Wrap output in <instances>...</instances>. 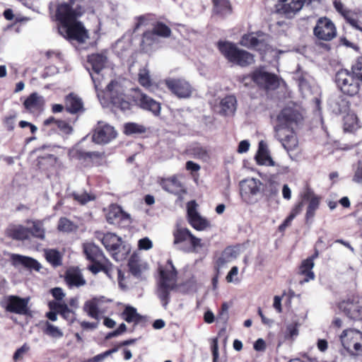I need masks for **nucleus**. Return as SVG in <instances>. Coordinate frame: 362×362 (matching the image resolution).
<instances>
[{
    "label": "nucleus",
    "mask_w": 362,
    "mask_h": 362,
    "mask_svg": "<svg viewBox=\"0 0 362 362\" xmlns=\"http://www.w3.org/2000/svg\"><path fill=\"white\" fill-rule=\"evenodd\" d=\"M83 13L82 7L76 0L62 2L58 4L56 18L59 21V34L69 40L84 42L89 37L88 30L78 21Z\"/></svg>",
    "instance_id": "f257e3e1"
},
{
    "label": "nucleus",
    "mask_w": 362,
    "mask_h": 362,
    "mask_svg": "<svg viewBox=\"0 0 362 362\" xmlns=\"http://www.w3.org/2000/svg\"><path fill=\"white\" fill-rule=\"evenodd\" d=\"M302 119L301 114L293 106L284 107L277 115L276 124L274 126L275 136L288 153L298 146V139L293 129Z\"/></svg>",
    "instance_id": "f03ea898"
},
{
    "label": "nucleus",
    "mask_w": 362,
    "mask_h": 362,
    "mask_svg": "<svg viewBox=\"0 0 362 362\" xmlns=\"http://www.w3.org/2000/svg\"><path fill=\"white\" fill-rule=\"evenodd\" d=\"M160 279L158 283L156 294L162 305L165 308L170 302V293L177 287V272L171 260L165 266L160 267Z\"/></svg>",
    "instance_id": "7ed1b4c3"
},
{
    "label": "nucleus",
    "mask_w": 362,
    "mask_h": 362,
    "mask_svg": "<svg viewBox=\"0 0 362 362\" xmlns=\"http://www.w3.org/2000/svg\"><path fill=\"white\" fill-rule=\"evenodd\" d=\"M218 47L221 53L230 62L241 66L254 62V57L250 52L238 48L229 42H219Z\"/></svg>",
    "instance_id": "20e7f679"
},
{
    "label": "nucleus",
    "mask_w": 362,
    "mask_h": 362,
    "mask_svg": "<svg viewBox=\"0 0 362 362\" xmlns=\"http://www.w3.org/2000/svg\"><path fill=\"white\" fill-rule=\"evenodd\" d=\"M334 82L337 89L344 95L354 97L360 91V81L347 69L338 71L335 74Z\"/></svg>",
    "instance_id": "39448f33"
},
{
    "label": "nucleus",
    "mask_w": 362,
    "mask_h": 362,
    "mask_svg": "<svg viewBox=\"0 0 362 362\" xmlns=\"http://www.w3.org/2000/svg\"><path fill=\"white\" fill-rule=\"evenodd\" d=\"M247 81H252L259 88L266 90L276 89L279 86V78L267 71L264 67L257 68L250 75L243 77L242 82L245 86L248 85Z\"/></svg>",
    "instance_id": "423d86ee"
},
{
    "label": "nucleus",
    "mask_w": 362,
    "mask_h": 362,
    "mask_svg": "<svg viewBox=\"0 0 362 362\" xmlns=\"http://www.w3.org/2000/svg\"><path fill=\"white\" fill-rule=\"evenodd\" d=\"M95 237L100 240L107 251L112 253V257L117 261L125 257L129 252V248L122 246V239L115 233H103L100 231L95 232Z\"/></svg>",
    "instance_id": "0eeeda50"
},
{
    "label": "nucleus",
    "mask_w": 362,
    "mask_h": 362,
    "mask_svg": "<svg viewBox=\"0 0 362 362\" xmlns=\"http://www.w3.org/2000/svg\"><path fill=\"white\" fill-rule=\"evenodd\" d=\"M341 345L351 355L362 356V332L349 329L343 331L339 337Z\"/></svg>",
    "instance_id": "6e6552de"
},
{
    "label": "nucleus",
    "mask_w": 362,
    "mask_h": 362,
    "mask_svg": "<svg viewBox=\"0 0 362 362\" xmlns=\"http://www.w3.org/2000/svg\"><path fill=\"white\" fill-rule=\"evenodd\" d=\"M240 194L243 202L248 204L257 202V196L262 190V183L259 179L248 177L239 183Z\"/></svg>",
    "instance_id": "1a4fd4ad"
},
{
    "label": "nucleus",
    "mask_w": 362,
    "mask_h": 362,
    "mask_svg": "<svg viewBox=\"0 0 362 362\" xmlns=\"http://www.w3.org/2000/svg\"><path fill=\"white\" fill-rule=\"evenodd\" d=\"M88 61L94 71V74L90 73V74L94 83L98 98L103 106H107L108 105L107 102L102 98L101 93L99 92V90L102 88L100 83L101 76L99 73L104 68L107 62V57L103 54H93L88 56Z\"/></svg>",
    "instance_id": "9d476101"
},
{
    "label": "nucleus",
    "mask_w": 362,
    "mask_h": 362,
    "mask_svg": "<svg viewBox=\"0 0 362 362\" xmlns=\"http://www.w3.org/2000/svg\"><path fill=\"white\" fill-rule=\"evenodd\" d=\"M105 94L115 107L122 110L129 109L130 104L124 94V90L119 83L112 81L109 83Z\"/></svg>",
    "instance_id": "9b49d317"
},
{
    "label": "nucleus",
    "mask_w": 362,
    "mask_h": 362,
    "mask_svg": "<svg viewBox=\"0 0 362 362\" xmlns=\"http://www.w3.org/2000/svg\"><path fill=\"white\" fill-rule=\"evenodd\" d=\"M117 135L113 127L100 121L93 130L92 141L98 144H107L115 139Z\"/></svg>",
    "instance_id": "f8f14e48"
},
{
    "label": "nucleus",
    "mask_w": 362,
    "mask_h": 362,
    "mask_svg": "<svg viewBox=\"0 0 362 362\" xmlns=\"http://www.w3.org/2000/svg\"><path fill=\"white\" fill-rule=\"evenodd\" d=\"M28 302V298H22L16 296H8L4 298L1 303L8 312L27 315L29 312Z\"/></svg>",
    "instance_id": "ddd939ff"
},
{
    "label": "nucleus",
    "mask_w": 362,
    "mask_h": 362,
    "mask_svg": "<svg viewBox=\"0 0 362 362\" xmlns=\"http://www.w3.org/2000/svg\"><path fill=\"white\" fill-rule=\"evenodd\" d=\"M314 35L320 40L329 41L337 35L335 25L332 21L326 18H320L313 29Z\"/></svg>",
    "instance_id": "4468645a"
},
{
    "label": "nucleus",
    "mask_w": 362,
    "mask_h": 362,
    "mask_svg": "<svg viewBox=\"0 0 362 362\" xmlns=\"http://www.w3.org/2000/svg\"><path fill=\"white\" fill-rule=\"evenodd\" d=\"M165 83L168 88L180 98H189L193 91L189 83L183 78H169L165 81Z\"/></svg>",
    "instance_id": "2eb2a0df"
},
{
    "label": "nucleus",
    "mask_w": 362,
    "mask_h": 362,
    "mask_svg": "<svg viewBox=\"0 0 362 362\" xmlns=\"http://www.w3.org/2000/svg\"><path fill=\"white\" fill-rule=\"evenodd\" d=\"M339 308L352 320H362V298H355L344 300L339 303Z\"/></svg>",
    "instance_id": "dca6fc26"
},
{
    "label": "nucleus",
    "mask_w": 362,
    "mask_h": 362,
    "mask_svg": "<svg viewBox=\"0 0 362 362\" xmlns=\"http://www.w3.org/2000/svg\"><path fill=\"white\" fill-rule=\"evenodd\" d=\"M106 219L109 223L119 226H126L131 223L130 215L117 204H112L109 206Z\"/></svg>",
    "instance_id": "f3484780"
},
{
    "label": "nucleus",
    "mask_w": 362,
    "mask_h": 362,
    "mask_svg": "<svg viewBox=\"0 0 362 362\" xmlns=\"http://www.w3.org/2000/svg\"><path fill=\"white\" fill-rule=\"evenodd\" d=\"M304 2V0H279L276 4V9L279 13L291 18L303 8Z\"/></svg>",
    "instance_id": "a211bd4d"
},
{
    "label": "nucleus",
    "mask_w": 362,
    "mask_h": 362,
    "mask_svg": "<svg viewBox=\"0 0 362 362\" xmlns=\"http://www.w3.org/2000/svg\"><path fill=\"white\" fill-rule=\"evenodd\" d=\"M197 204L194 201L187 203V216L191 226L198 230H203L209 226V222L202 217L197 211Z\"/></svg>",
    "instance_id": "6ab92c4d"
},
{
    "label": "nucleus",
    "mask_w": 362,
    "mask_h": 362,
    "mask_svg": "<svg viewBox=\"0 0 362 362\" xmlns=\"http://www.w3.org/2000/svg\"><path fill=\"white\" fill-rule=\"evenodd\" d=\"M104 302V297L93 298L85 302L83 310L91 318L99 320L100 316L105 313V310L102 308Z\"/></svg>",
    "instance_id": "aec40b11"
},
{
    "label": "nucleus",
    "mask_w": 362,
    "mask_h": 362,
    "mask_svg": "<svg viewBox=\"0 0 362 362\" xmlns=\"http://www.w3.org/2000/svg\"><path fill=\"white\" fill-rule=\"evenodd\" d=\"M266 38L267 35H264L262 32H257L255 33H252L249 34H245L242 37L240 43L242 46L248 48L261 49V47L265 45Z\"/></svg>",
    "instance_id": "412c9836"
},
{
    "label": "nucleus",
    "mask_w": 362,
    "mask_h": 362,
    "mask_svg": "<svg viewBox=\"0 0 362 362\" xmlns=\"http://www.w3.org/2000/svg\"><path fill=\"white\" fill-rule=\"evenodd\" d=\"M303 198L308 202L305 214V221L308 222L313 218L315 211L319 208L320 198L309 188H307L303 192Z\"/></svg>",
    "instance_id": "4be33fe9"
},
{
    "label": "nucleus",
    "mask_w": 362,
    "mask_h": 362,
    "mask_svg": "<svg viewBox=\"0 0 362 362\" xmlns=\"http://www.w3.org/2000/svg\"><path fill=\"white\" fill-rule=\"evenodd\" d=\"M11 259L14 267L23 266L29 269H34L35 271H39L41 268L40 263L31 257L12 254Z\"/></svg>",
    "instance_id": "5701e85b"
},
{
    "label": "nucleus",
    "mask_w": 362,
    "mask_h": 362,
    "mask_svg": "<svg viewBox=\"0 0 362 362\" xmlns=\"http://www.w3.org/2000/svg\"><path fill=\"white\" fill-rule=\"evenodd\" d=\"M137 100L142 109L151 112L156 116L160 114V104L146 94L141 93Z\"/></svg>",
    "instance_id": "b1692460"
},
{
    "label": "nucleus",
    "mask_w": 362,
    "mask_h": 362,
    "mask_svg": "<svg viewBox=\"0 0 362 362\" xmlns=\"http://www.w3.org/2000/svg\"><path fill=\"white\" fill-rule=\"evenodd\" d=\"M65 281L70 287L82 286L86 283L81 271L78 268L69 269L65 274Z\"/></svg>",
    "instance_id": "393cba45"
},
{
    "label": "nucleus",
    "mask_w": 362,
    "mask_h": 362,
    "mask_svg": "<svg viewBox=\"0 0 362 362\" xmlns=\"http://www.w3.org/2000/svg\"><path fill=\"white\" fill-rule=\"evenodd\" d=\"M329 105L335 114H345L349 111V102L341 95L330 98Z\"/></svg>",
    "instance_id": "a878e982"
},
{
    "label": "nucleus",
    "mask_w": 362,
    "mask_h": 362,
    "mask_svg": "<svg viewBox=\"0 0 362 362\" xmlns=\"http://www.w3.org/2000/svg\"><path fill=\"white\" fill-rule=\"evenodd\" d=\"M65 108L70 113H77L83 110V103L77 95L70 93L65 98Z\"/></svg>",
    "instance_id": "bb28decb"
},
{
    "label": "nucleus",
    "mask_w": 362,
    "mask_h": 362,
    "mask_svg": "<svg viewBox=\"0 0 362 362\" xmlns=\"http://www.w3.org/2000/svg\"><path fill=\"white\" fill-rule=\"evenodd\" d=\"M255 158L257 163L259 165L268 166H274L275 165L269 155L267 145L263 141L259 143V148Z\"/></svg>",
    "instance_id": "cd10ccee"
},
{
    "label": "nucleus",
    "mask_w": 362,
    "mask_h": 362,
    "mask_svg": "<svg viewBox=\"0 0 362 362\" xmlns=\"http://www.w3.org/2000/svg\"><path fill=\"white\" fill-rule=\"evenodd\" d=\"M240 255V249L237 247H226L216 261L218 268L235 259Z\"/></svg>",
    "instance_id": "c85d7f7f"
},
{
    "label": "nucleus",
    "mask_w": 362,
    "mask_h": 362,
    "mask_svg": "<svg viewBox=\"0 0 362 362\" xmlns=\"http://www.w3.org/2000/svg\"><path fill=\"white\" fill-rule=\"evenodd\" d=\"M237 100L233 95L223 98L219 104V112L223 115H233L236 110Z\"/></svg>",
    "instance_id": "c756f323"
},
{
    "label": "nucleus",
    "mask_w": 362,
    "mask_h": 362,
    "mask_svg": "<svg viewBox=\"0 0 362 362\" xmlns=\"http://www.w3.org/2000/svg\"><path fill=\"white\" fill-rule=\"evenodd\" d=\"M44 104L43 97L37 93L30 94L23 103L25 108L30 112L41 109Z\"/></svg>",
    "instance_id": "7c9ffc66"
},
{
    "label": "nucleus",
    "mask_w": 362,
    "mask_h": 362,
    "mask_svg": "<svg viewBox=\"0 0 362 362\" xmlns=\"http://www.w3.org/2000/svg\"><path fill=\"white\" fill-rule=\"evenodd\" d=\"M159 38L151 30L144 33L141 46L144 51L148 52L156 48L159 44Z\"/></svg>",
    "instance_id": "2f4dec72"
},
{
    "label": "nucleus",
    "mask_w": 362,
    "mask_h": 362,
    "mask_svg": "<svg viewBox=\"0 0 362 362\" xmlns=\"http://www.w3.org/2000/svg\"><path fill=\"white\" fill-rule=\"evenodd\" d=\"M83 250L87 258L92 262L107 259L99 247L93 243H85L83 245Z\"/></svg>",
    "instance_id": "473e14b6"
},
{
    "label": "nucleus",
    "mask_w": 362,
    "mask_h": 362,
    "mask_svg": "<svg viewBox=\"0 0 362 362\" xmlns=\"http://www.w3.org/2000/svg\"><path fill=\"white\" fill-rule=\"evenodd\" d=\"M6 233L9 237L18 240H26L30 237L28 228L21 225L11 226Z\"/></svg>",
    "instance_id": "72a5a7b5"
},
{
    "label": "nucleus",
    "mask_w": 362,
    "mask_h": 362,
    "mask_svg": "<svg viewBox=\"0 0 362 362\" xmlns=\"http://www.w3.org/2000/svg\"><path fill=\"white\" fill-rule=\"evenodd\" d=\"M26 223L28 226H30L29 228H28L30 230V235L40 240L45 239V229L42 221L28 220Z\"/></svg>",
    "instance_id": "f704fd0d"
},
{
    "label": "nucleus",
    "mask_w": 362,
    "mask_h": 362,
    "mask_svg": "<svg viewBox=\"0 0 362 362\" xmlns=\"http://www.w3.org/2000/svg\"><path fill=\"white\" fill-rule=\"evenodd\" d=\"M160 185L164 190L173 194H178L182 190V185L176 177L163 179Z\"/></svg>",
    "instance_id": "c9c22d12"
},
{
    "label": "nucleus",
    "mask_w": 362,
    "mask_h": 362,
    "mask_svg": "<svg viewBox=\"0 0 362 362\" xmlns=\"http://www.w3.org/2000/svg\"><path fill=\"white\" fill-rule=\"evenodd\" d=\"M95 264L89 267V269L93 273L97 274L100 271L104 272L110 278H112L113 271L112 264L108 259L93 262Z\"/></svg>",
    "instance_id": "e433bc0d"
},
{
    "label": "nucleus",
    "mask_w": 362,
    "mask_h": 362,
    "mask_svg": "<svg viewBox=\"0 0 362 362\" xmlns=\"http://www.w3.org/2000/svg\"><path fill=\"white\" fill-rule=\"evenodd\" d=\"M138 80L141 86L149 90L150 91H153L156 88L151 78L150 71L146 67H144L139 69L138 74Z\"/></svg>",
    "instance_id": "4c0bfd02"
},
{
    "label": "nucleus",
    "mask_w": 362,
    "mask_h": 362,
    "mask_svg": "<svg viewBox=\"0 0 362 362\" xmlns=\"http://www.w3.org/2000/svg\"><path fill=\"white\" fill-rule=\"evenodd\" d=\"M314 267L313 258L310 257L304 260L300 267V273L305 276V279L301 282H308L315 277V274L312 271Z\"/></svg>",
    "instance_id": "58836bf2"
},
{
    "label": "nucleus",
    "mask_w": 362,
    "mask_h": 362,
    "mask_svg": "<svg viewBox=\"0 0 362 362\" xmlns=\"http://www.w3.org/2000/svg\"><path fill=\"white\" fill-rule=\"evenodd\" d=\"M344 117V129L347 132H353L358 128V122L354 112H347Z\"/></svg>",
    "instance_id": "ea45409f"
},
{
    "label": "nucleus",
    "mask_w": 362,
    "mask_h": 362,
    "mask_svg": "<svg viewBox=\"0 0 362 362\" xmlns=\"http://www.w3.org/2000/svg\"><path fill=\"white\" fill-rule=\"evenodd\" d=\"M191 232L185 228H177L173 232L174 244L177 245L182 243H189L192 236Z\"/></svg>",
    "instance_id": "a19ab883"
},
{
    "label": "nucleus",
    "mask_w": 362,
    "mask_h": 362,
    "mask_svg": "<svg viewBox=\"0 0 362 362\" xmlns=\"http://www.w3.org/2000/svg\"><path fill=\"white\" fill-rule=\"evenodd\" d=\"M214 11L221 16H226L230 13V4L228 0H213Z\"/></svg>",
    "instance_id": "79ce46f5"
},
{
    "label": "nucleus",
    "mask_w": 362,
    "mask_h": 362,
    "mask_svg": "<svg viewBox=\"0 0 362 362\" xmlns=\"http://www.w3.org/2000/svg\"><path fill=\"white\" fill-rule=\"evenodd\" d=\"M69 197H72L75 201L82 205L95 199L93 194L88 193L86 191L73 192L69 194Z\"/></svg>",
    "instance_id": "37998d69"
},
{
    "label": "nucleus",
    "mask_w": 362,
    "mask_h": 362,
    "mask_svg": "<svg viewBox=\"0 0 362 362\" xmlns=\"http://www.w3.org/2000/svg\"><path fill=\"white\" fill-rule=\"evenodd\" d=\"M155 35L159 37H168L170 36L171 30L170 28L162 22H157L153 25L151 30Z\"/></svg>",
    "instance_id": "c03bdc74"
},
{
    "label": "nucleus",
    "mask_w": 362,
    "mask_h": 362,
    "mask_svg": "<svg viewBox=\"0 0 362 362\" xmlns=\"http://www.w3.org/2000/svg\"><path fill=\"white\" fill-rule=\"evenodd\" d=\"M190 154L197 159L207 160L209 158L208 151L200 145H195L189 149Z\"/></svg>",
    "instance_id": "a18cd8bd"
},
{
    "label": "nucleus",
    "mask_w": 362,
    "mask_h": 362,
    "mask_svg": "<svg viewBox=\"0 0 362 362\" xmlns=\"http://www.w3.org/2000/svg\"><path fill=\"white\" fill-rule=\"evenodd\" d=\"M122 315L127 322L138 323L141 320V316L137 313L136 310L130 306L124 309Z\"/></svg>",
    "instance_id": "49530a36"
},
{
    "label": "nucleus",
    "mask_w": 362,
    "mask_h": 362,
    "mask_svg": "<svg viewBox=\"0 0 362 362\" xmlns=\"http://www.w3.org/2000/svg\"><path fill=\"white\" fill-rule=\"evenodd\" d=\"M129 267L131 273L136 276H139L142 271L146 269V266L141 264L136 257H131L129 261Z\"/></svg>",
    "instance_id": "de8ad7c7"
},
{
    "label": "nucleus",
    "mask_w": 362,
    "mask_h": 362,
    "mask_svg": "<svg viewBox=\"0 0 362 362\" xmlns=\"http://www.w3.org/2000/svg\"><path fill=\"white\" fill-rule=\"evenodd\" d=\"M76 226L66 218H61L58 222L57 228L59 231L69 233L76 229Z\"/></svg>",
    "instance_id": "09e8293b"
},
{
    "label": "nucleus",
    "mask_w": 362,
    "mask_h": 362,
    "mask_svg": "<svg viewBox=\"0 0 362 362\" xmlns=\"http://www.w3.org/2000/svg\"><path fill=\"white\" fill-rule=\"evenodd\" d=\"M44 332L47 335L52 337V338H61L63 337V332L57 327L52 325L51 323L47 322L45 324V327L44 329Z\"/></svg>",
    "instance_id": "8fccbe9b"
},
{
    "label": "nucleus",
    "mask_w": 362,
    "mask_h": 362,
    "mask_svg": "<svg viewBox=\"0 0 362 362\" xmlns=\"http://www.w3.org/2000/svg\"><path fill=\"white\" fill-rule=\"evenodd\" d=\"M46 259L54 266H57L61 263L59 253L55 250H49L45 251Z\"/></svg>",
    "instance_id": "3c124183"
},
{
    "label": "nucleus",
    "mask_w": 362,
    "mask_h": 362,
    "mask_svg": "<svg viewBox=\"0 0 362 362\" xmlns=\"http://www.w3.org/2000/svg\"><path fill=\"white\" fill-rule=\"evenodd\" d=\"M189 243L190 244V246L185 250L187 252H197L200 248L203 247L202 240L200 238H196L193 235H192Z\"/></svg>",
    "instance_id": "603ef678"
},
{
    "label": "nucleus",
    "mask_w": 362,
    "mask_h": 362,
    "mask_svg": "<svg viewBox=\"0 0 362 362\" xmlns=\"http://www.w3.org/2000/svg\"><path fill=\"white\" fill-rule=\"evenodd\" d=\"M144 132V128L135 123L126 124L124 126V133L126 134H132L136 133H141Z\"/></svg>",
    "instance_id": "864d4df0"
},
{
    "label": "nucleus",
    "mask_w": 362,
    "mask_h": 362,
    "mask_svg": "<svg viewBox=\"0 0 362 362\" xmlns=\"http://www.w3.org/2000/svg\"><path fill=\"white\" fill-rule=\"evenodd\" d=\"M298 335V329L297 323H291L286 326L285 337L293 339Z\"/></svg>",
    "instance_id": "5fc2aeb1"
},
{
    "label": "nucleus",
    "mask_w": 362,
    "mask_h": 362,
    "mask_svg": "<svg viewBox=\"0 0 362 362\" xmlns=\"http://www.w3.org/2000/svg\"><path fill=\"white\" fill-rule=\"evenodd\" d=\"M59 314L70 323L75 320V313L69 308L67 304L64 305Z\"/></svg>",
    "instance_id": "6e6d98bb"
},
{
    "label": "nucleus",
    "mask_w": 362,
    "mask_h": 362,
    "mask_svg": "<svg viewBox=\"0 0 362 362\" xmlns=\"http://www.w3.org/2000/svg\"><path fill=\"white\" fill-rule=\"evenodd\" d=\"M30 346L24 344L21 348L18 349L13 354V359L19 361L23 358L25 355L30 351Z\"/></svg>",
    "instance_id": "4d7b16f0"
},
{
    "label": "nucleus",
    "mask_w": 362,
    "mask_h": 362,
    "mask_svg": "<svg viewBox=\"0 0 362 362\" xmlns=\"http://www.w3.org/2000/svg\"><path fill=\"white\" fill-rule=\"evenodd\" d=\"M55 127L64 134H69L72 132V127L67 122L62 120H59Z\"/></svg>",
    "instance_id": "13d9d810"
},
{
    "label": "nucleus",
    "mask_w": 362,
    "mask_h": 362,
    "mask_svg": "<svg viewBox=\"0 0 362 362\" xmlns=\"http://www.w3.org/2000/svg\"><path fill=\"white\" fill-rule=\"evenodd\" d=\"M238 274V268L236 266H234L231 268L230 271L226 276V280L229 283L232 282H239V279L237 278Z\"/></svg>",
    "instance_id": "bf43d9fd"
},
{
    "label": "nucleus",
    "mask_w": 362,
    "mask_h": 362,
    "mask_svg": "<svg viewBox=\"0 0 362 362\" xmlns=\"http://www.w3.org/2000/svg\"><path fill=\"white\" fill-rule=\"evenodd\" d=\"M228 309L229 306L227 303H223L221 306V310L218 316V319L226 322L228 319Z\"/></svg>",
    "instance_id": "052dcab7"
},
{
    "label": "nucleus",
    "mask_w": 362,
    "mask_h": 362,
    "mask_svg": "<svg viewBox=\"0 0 362 362\" xmlns=\"http://www.w3.org/2000/svg\"><path fill=\"white\" fill-rule=\"evenodd\" d=\"M333 4H334V6L335 9L339 13H341L343 16L346 18L349 14V11L344 6V4L341 3V1L340 0H334Z\"/></svg>",
    "instance_id": "680f3d73"
},
{
    "label": "nucleus",
    "mask_w": 362,
    "mask_h": 362,
    "mask_svg": "<svg viewBox=\"0 0 362 362\" xmlns=\"http://www.w3.org/2000/svg\"><path fill=\"white\" fill-rule=\"evenodd\" d=\"M353 181L362 185V162H359L355 170Z\"/></svg>",
    "instance_id": "e2e57ef3"
},
{
    "label": "nucleus",
    "mask_w": 362,
    "mask_h": 362,
    "mask_svg": "<svg viewBox=\"0 0 362 362\" xmlns=\"http://www.w3.org/2000/svg\"><path fill=\"white\" fill-rule=\"evenodd\" d=\"M211 351H212V356H213V362H220L218 339L216 338L214 339L212 341Z\"/></svg>",
    "instance_id": "0e129e2a"
},
{
    "label": "nucleus",
    "mask_w": 362,
    "mask_h": 362,
    "mask_svg": "<svg viewBox=\"0 0 362 362\" xmlns=\"http://www.w3.org/2000/svg\"><path fill=\"white\" fill-rule=\"evenodd\" d=\"M153 247V243L148 238H144L139 240V247L140 250H150Z\"/></svg>",
    "instance_id": "69168bd1"
},
{
    "label": "nucleus",
    "mask_w": 362,
    "mask_h": 362,
    "mask_svg": "<svg viewBox=\"0 0 362 362\" xmlns=\"http://www.w3.org/2000/svg\"><path fill=\"white\" fill-rule=\"evenodd\" d=\"M64 305H66L65 303L61 302L59 300V301H51L49 303V308L52 310H53L54 312H57L59 313L61 312V310H62Z\"/></svg>",
    "instance_id": "338daca9"
},
{
    "label": "nucleus",
    "mask_w": 362,
    "mask_h": 362,
    "mask_svg": "<svg viewBox=\"0 0 362 362\" xmlns=\"http://www.w3.org/2000/svg\"><path fill=\"white\" fill-rule=\"evenodd\" d=\"M51 293L53 296V297L57 300H61L63 299V298L65 296V293H64L63 290L61 288L56 287L54 288H52L51 291Z\"/></svg>",
    "instance_id": "774afa93"
}]
</instances>
